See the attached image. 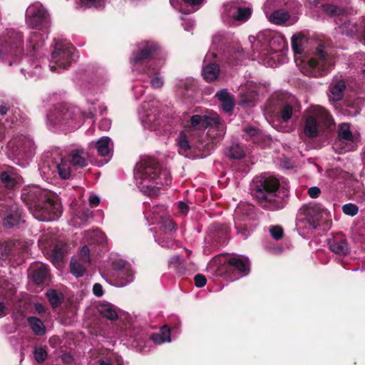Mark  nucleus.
Here are the masks:
<instances>
[{"label":"nucleus","instance_id":"61","mask_svg":"<svg viewBox=\"0 0 365 365\" xmlns=\"http://www.w3.org/2000/svg\"><path fill=\"white\" fill-rule=\"evenodd\" d=\"M194 281L195 286L197 287H203L207 283L206 277L201 274H196L194 277Z\"/></svg>","mask_w":365,"mask_h":365},{"label":"nucleus","instance_id":"29","mask_svg":"<svg viewBox=\"0 0 365 365\" xmlns=\"http://www.w3.org/2000/svg\"><path fill=\"white\" fill-rule=\"evenodd\" d=\"M91 157L96 151L98 155L107 158L103 164L107 163L113 155V144L108 136L100 138L96 142H91L88 145Z\"/></svg>","mask_w":365,"mask_h":365},{"label":"nucleus","instance_id":"57","mask_svg":"<svg viewBox=\"0 0 365 365\" xmlns=\"http://www.w3.org/2000/svg\"><path fill=\"white\" fill-rule=\"evenodd\" d=\"M269 232L275 240L282 239L284 235L283 229L279 225H270L269 227Z\"/></svg>","mask_w":365,"mask_h":365},{"label":"nucleus","instance_id":"8","mask_svg":"<svg viewBox=\"0 0 365 365\" xmlns=\"http://www.w3.org/2000/svg\"><path fill=\"white\" fill-rule=\"evenodd\" d=\"M134 178L139 190L146 195L154 197L162 186L171 184L170 171L162 168L153 159L140 160L134 169Z\"/></svg>","mask_w":365,"mask_h":365},{"label":"nucleus","instance_id":"6","mask_svg":"<svg viewBox=\"0 0 365 365\" xmlns=\"http://www.w3.org/2000/svg\"><path fill=\"white\" fill-rule=\"evenodd\" d=\"M91 154L88 149H73L68 157H63L58 150L47 154L39 168V171L46 180L58 176L62 180L70 178L74 168H83L91 160Z\"/></svg>","mask_w":365,"mask_h":365},{"label":"nucleus","instance_id":"39","mask_svg":"<svg viewBox=\"0 0 365 365\" xmlns=\"http://www.w3.org/2000/svg\"><path fill=\"white\" fill-rule=\"evenodd\" d=\"M16 111L17 108H14L8 101H0V120H4L8 125L15 124L18 121Z\"/></svg>","mask_w":365,"mask_h":365},{"label":"nucleus","instance_id":"43","mask_svg":"<svg viewBox=\"0 0 365 365\" xmlns=\"http://www.w3.org/2000/svg\"><path fill=\"white\" fill-rule=\"evenodd\" d=\"M284 9H276L272 11L269 14H264L270 22L277 25H282L287 21L290 17L289 14Z\"/></svg>","mask_w":365,"mask_h":365},{"label":"nucleus","instance_id":"51","mask_svg":"<svg viewBox=\"0 0 365 365\" xmlns=\"http://www.w3.org/2000/svg\"><path fill=\"white\" fill-rule=\"evenodd\" d=\"M2 183L8 189H12L16 184V175L11 170L3 171L0 175Z\"/></svg>","mask_w":365,"mask_h":365},{"label":"nucleus","instance_id":"60","mask_svg":"<svg viewBox=\"0 0 365 365\" xmlns=\"http://www.w3.org/2000/svg\"><path fill=\"white\" fill-rule=\"evenodd\" d=\"M182 26L185 31H191L195 26V21L190 18H182Z\"/></svg>","mask_w":365,"mask_h":365},{"label":"nucleus","instance_id":"16","mask_svg":"<svg viewBox=\"0 0 365 365\" xmlns=\"http://www.w3.org/2000/svg\"><path fill=\"white\" fill-rule=\"evenodd\" d=\"M331 122V116L326 109L320 106H314L305 119L304 135L308 138H316L322 128L329 126Z\"/></svg>","mask_w":365,"mask_h":365},{"label":"nucleus","instance_id":"19","mask_svg":"<svg viewBox=\"0 0 365 365\" xmlns=\"http://www.w3.org/2000/svg\"><path fill=\"white\" fill-rule=\"evenodd\" d=\"M110 265L111 270L108 279L110 284L123 287L133 281L134 272L128 262L118 257H113L110 258Z\"/></svg>","mask_w":365,"mask_h":365},{"label":"nucleus","instance_id":"25","mask_svg":"<svg viewBox=\"0 0 365 365\" xmlns=\"http://www.w3.org/2000/svg\"><path fill=\"white\" fill-rule=\"evenodd\" d=\"M38 243L47 258L53 264L61 262L67 252V246L66 244L63 242L54 244L53 241L49 242L46 235H42L38 240Z\"/></svg>","mask_w":365,"mask_h":365},{"label":"nucleus","instance_id":"14","mask_svg":"<svg viewBox=\"0 0 365 365\" xmlns=\"http://www.w3.org/2000/svg\"><path fill=\"white\" fill-rule=\"evenodd\" d=\"M190 128L195 130H204L208 128L207 135L216 142L223 138L226 129L219 115L212 111L207 112L205 114L192 115Z\"/></svg>","mask_w":365,"mask_h":365},{"label":"nucleus","instance_id":"63","mask_svg":"<svg viewBox=\"0 0 365 365\" xmlns=\"http://www.w3.org/2000/svg\"><path fill=\"white\" fill-rule=\"evenodd\" d=\"M93 293L97 297H101L103 295L104 292L102 285L100 283H95L93 286Z\"/></svg>","mask_w":365,"mask_h":365},{"label":"nucleus","instance_id":"7","mask_svg":"<svg viewBox=\"0 0 365 365\" xmlns=\"http://www.w3.org/2000/svg\"><path fill=\"white\" fill-rule=\"evenodd\" d=\"M180 320L175 317L170 320V324L161 327L158 333H155L147 339L138 329L133 328L130 324L125 325L117 332L118 337L127 346H131L137 351L146 354L150 351L152 344H162L170 342L171 336L175 337L180 332Z\"/></svg>","mask_w":365,"mask_h":365},{"label":"nucleus","instance_id":"49","mask_svg":"<svg viewBox=\"0 0 365 365\" xmlns=\"http://www.w3.org/2000/svg\"><path fill=\"white\" fill-rule=\"evenodd\" d=\"M244 138L247 140H251L255 143H257L259 141L262 136V131L256 127L254 126H246L244 130Z\"/></svg>","mask_w":365,"mask_h":365},{"label":"nucleus","instance_id":"62","mask_svg":"<svg viewBox=\"0 0 365 365\" xmlns=\"http://www.w3.org/2000/svg\"><path fill=\"white\" fill-rule=\"evenodd\" d=\"M174 270L179 275H185L187 274H190V271L187 269L185 262H181L180 264H178L175 267Z\"/></svg>","mask_w":365,"mask_h":365},{"label":"nucleus","instance_id":"31","mask_svg":"<svg viewBox=\"0 0 365 365\" xmlns=\"http://www.w3.org/2000/svg\"><path fill=\"white\" fill-rule=\"evenodd\" d=\"M346 88L345 81L341 76H334L328 88L329 101L332 104L341 101L344 98Z\"/></svg>","mask_w":365,"mask_h":365},{"label":"nucleus","instance_id":"53","mask_svg":"<svg viewBox=\"0 0 365 365\" xmlns=\"http://www.w3.org/2000/svg\"><path fill=\"white\" fill-rule=\"evenodd\" d=\"M141 83H143V81L139 80V76H138L135 82V84L133 86V88H132V93H133V98L136 101L140 100V98L145 93L146 87H145V86L142 85Z\"/></svg>","mask_w":365,"mask_h":365},{"label":"nucleus","instance_id":"36","mask_svg":"<svg viewBox=\"0 0 365 365\" xmlns=\"http://www.w3.org/2000/svg\"><path fill=\"white\" fill-rule=\"evenodd\" d=\"M173 86L178 96L181 97L190 96V93L196 89L197 81L192 78L175 79Z\"/></svg>","mask_w":365,"mask_h":365},{"label":"nucleus","instance_id":"17","mask_svg":"<svg viewBox=\"0 0 365 365\" xmlns=\"http://www.w3.org/2000/svg\"><path fill=\"white\" fill-rule=\"evenodd\" d=\"M257 220L255 207L247 203H240L235 210L234 220L237 234L243 239L247 238L253 231L254 222Z\"/></svg>","mask_w":365,"mask_h":365},{"label":"nucleus","instance_id":"56","mask_svg":"<svg viewBox=\"0 0 365 365\" xmlns=\"http://www.w3.org/2000/svg\"><path fill=\"white\" fill-rule=\"evenodd\" d=\"M92 213L90 209L82 207L76 212V216L81 220L82 223L85 224L92 217Z\"/></svg>","mask_w":365,"mask_h":365},{"label":"nucleus","instance_id":"13","mask_svg":"<svg viewBox=\"0 0 365 365\" xmlns=\"http://www.w3.org/2000/svg\"><path fill=\"white\" fill-rule=\"evenodd\" d=\"M36 145L30 135H14L7 143L6 155L14 163L25 168L35 154Z\"/></svg>","mask_w":365,"mask_h":365},{"label":"nucleus","instance_id":"24","mask_svg":"<svg viewBox=\"0 0 365 365\" xmlns=\"http://www.w3.org/2000/svg\"><path fill=\"white\" fill-rule=\"evenodd\" d=\"M270 105L273 106L272 112L279 117L284 123H287L292 117L295 99L287 94H280L271 99Z\"/></svg>","mask_w":365,"mask_h":365},{"label":"nucleus","instance_id":"1","mask_svg":"<svg viewBox=\"0 0 365 365\" xmlns=\"http://www.w3.org/2000/svg\"><path fill=\"white\" fill-rule=\"evenodd\" d=\"M25 23L31 29L41 31H31L26 39V50L30 54L23 56L24 36L17 29H6L0 33V61L9 66L17 68L25 78L38 79L43 74L40 49L45 44L51 26L48 10L39 1L31 4L25 12Z\"/></svg>","mask_w":365,"mask_h":365},{"label":"nucleus","instance_id":"64","mask_svg":"<svg viewBox=\"0 0 365 365\" xmlns=\"http://www.w3.org/2000/svg\"><path fill=\"white\" fill-rule=\"evenodd\" d=\"M178 209L182 215H187L190 210L189 205L183 202V201H179L177 204Z\"/></svg>","mask_w":365,"mask_h":365},{"label":"nucleus","instance_id":"12","mask_svg":"<svg viewBox=\"0 0 365 365\" xmlns=\"http://www.w3.org/2000/svg\"><path fill=\"white\" fill-rule=\"evenodd\" d=\"M328 215L327 210L317 202L309 203L302 206L296 220V228L299 234L305 237L312 234Z\"/></svg>","mask_w":365,"mask_h":365},{"label":"nucleus","instance_id":"35","mask_svg":"<svg viewBox=\"0 0 365 365\" xmlns=\"http://www.w3.org/2000/svg\"><path fill=\"white\" fill-rule=\"evenodd\" d=\"M93 365H123V359L113 351L104 350L98 354Z\"/></svg>","mask_w":365,"mask_h":365},{"label":"nucleus","instance_id":"28","mask_svg":"<svg viewBox=\"0 0 365 365\" xmlns=\"http://www.w3.org/2000/svg\"><path fill=\"white\" fill-rule=\"evenodd\" d=\"M220 59V58L218 56V54L212 50H210L205 55L202 74L206 81H212L217 78L220 72L217 62Z\"/></svg>","mask_w":365,"mask_h":365},{"label":"nucleus","instance_id":"9","mask_svg":"<svg viewBox=\"0 0 365 365\" xmlns=\"http://www.w3.org/2000/svg\"><path fill=\"white\" fill-rule=\"evenodd\" d=\"M252 189L256 199L264 209L280 210L287 203L288 190L284 186L280 187L278 179L269 174L255 177Z\"/></svg>","mask_w":365,"mask_h":365},{"label":"nucleus","instance_id":"55","mask_svg":"<svg viewBox=\"0 0 365 365\" xmlns=\"http://www.w3.org/2000/svg\"><path fill=\"white\" fill-rule=\"evenodd\" d=\"M34 356L38 363H42L47 358V351L43 346H36L34 350Z\"/></svg>","mask_w":365,"mask_h":365},{"label":"nucleus","instance_id":"27","mask_svg":"<svg viewBox=\"0 0 365 365\" xmlns=\"http://www.w3.org/2000/svg\"><path fill=\"white\" fill-rule=\"evenodd\" d=\"M51 194V192L39 186L31 185L23 189L21 197L31 211V207H35V205L41 203L45 199H49Z\"/></svg>","mask_w":365,"mask_h":365},{"label":"nucleus","instance_id":"32","mask_svg":"<svg viewBox=\"0 0 365 365\" xmlns=\"http://www.w3.org/2000/svg\"><path fill=\"white\" fill-rule=\"evenodd\" d=\"M327 245L329 250L339 255H347L350 253V245L346 237L341 233L331 235L327 239Z\"/></svg>","mask_w":365,"mask_h":365},{"label":"nucleus","instance_id":"3","mask_svg":"<svg viewBox=\"0 0 365 365\" xmlns=\"http://www.w3.org/2000/svg\"><path fill=\"white\" fill-rule=\"evenodd\" d=\"M91 81L81 86V91L86 97L87 104L91 106L88 112H81L80 108L66 103H58L60 95L48 94L43 101L52 105L46 114V125L48 130L55 133H68L78 129L85 118H93L97 114L94 106L98 101L96 95L103 92L108 82L105 69L94 68L89 71Z\"/></svg>","mask_w":365,"mask_h":365},{"label":"nucleus","instance_id":"15","mask_svg":"<svg viewBox=\"0 0 365 365\" xmlns=\"http://www.w3.org/2000/svg\"><path fill=\"white\" fill-rule=\"evenodd\" d=\"M78 56L76 48L67 40H55L54 48L51 53V61L49 65L51 71L58 69H68L75 62Z\"/></svg>","mask_w":365,"mask_h":365},{"label":"nucleus","instance_id":"40","mask_svg":"<svg viewBox=\"0 0 365 365\" xmlns=\"http://www.w3.org/2000/svg\"><path fill=\"white\" fill-rule=\"evenodd\" d=\"M97 310L99 314L110 321H114L118 319L120 310L114 304L102 302L97 306Z\"/></svg>","mask_w":365,"mask_h":365},{"label":"nucleus","instance_id":"38","mask_svg":"<svg viewBox=\"0 0 365 365\" xmlns=\"http://www.w3.org/2000/svg\"><path fill=\"white\" fill-rule=\"evenodd\" d=\"M215 97L221 103L222 110L225 113L231 115L235 107L233 96L226 88H223L216 93Z\"/></svg>","mask_w":365,"mask_h":365},{"label":"nucleus","instance_id":"11","mask_svg":"<svg viewBox=\"0 0 365 365\" xmlns=\"http://www.w3.org/2000/svg\"><path fill=\"white\" fill-rule=\"evenodd\" d=\"M162 104L153 96H146L137 110L138 118L145 129L172 133L170 119L161 117Z\"/></svg>","mask_w":365,"mask_h":365},{"label":"nucleus","instance_id":"45","mask_svg":"<svg viewBox=\"0 0 365 365\" xmlns=\"http://www.w3.org/2000/svg\"><path fill=\"white\" fill-rule=\"evenodd\" d=\"M84 239L89 244L103 245L106 242L105 235L98 229L86 231Z\"/></svg>","mask_w":365,"mask_h":365},{"label":"nucleus","instance_id":"26","mask_svg":"<svg viewBox=\"0 0 365 365\" xmlns=\"http://www.w3.org/2000/svg\"><path fill=\"white\" fill-rule=\"evenodd\" d=\"M258 85L253 81H247L245 83L241 84L239 87L238 104L245 108H250L257 104Z\"/></svg>","mask_w":365,"mask_h":365},{"label":"nucleus","instance_id":"37","mask_svg":"<svg viewBox=\"0 0 365 365\" xmlns=\"http://www.w3.org/2000/svg\"><path fill=\"white\" fill-rule=\"evenodd\" d=\"M32 280L36 284H47L50 281V271L47 264H36L32 271Z\"/></svg>","mask_w":365,"mask_h":365},{"label":"nucleus","instance_id":"59","mask_svg":"<svg viewBox=\"0 0 365 365\" xmlns=\"http://www.w3.org/2000/svg\"><path fill=\"white\" fill-rule=\"evenodd\" d=\"M342 210L347 215L354 216L358 213L359 207L354 204L347 203L343 205Z\"/></svg>","mask_w":365,"mask_h":365},{"label":"nucleus","instance_id":"23","mask_svg":"<svg viewBox=\"0 0 365 365\" xmlns=\"http://www.w3.org/2000/svg\"><path fill=\"white\" fill-rule=\"evenodd\" d=\"M29 246L24 242L15 241L0 245V259L20 264L29 255Z\"/></svg>","mask_w":365,"mask_h":365},{"label":"nucleus","instance_id":"21","mask_svg":"<svg viewBox=\"0 0 365 365\" xmlns=\"http://www.w3.org/2000/svg\"><path fill=\"white\" fill-rule=\"evenodd\" d=\"M228 231L227 225L219 222L212 223L206 232L204 253L210 255L213 250L225 245L227 241Z\"/></svg>","mask_w":365,"mask_h":365},{"label":"nucleus","instance_id":"2","mask_svg":"<svg viewBox=\"0 0 365 365\" xmlns=\"http://www.w3.org/2000/svg\"><path fill=\"white\" fill-rule=\"evenodd\" d=\"M249 42L252 53L246 54L232 33L220 31L212 37V50L230 65L239 64L245 57L271 68L287 62L283 51L286 41L280 33L264 30L256 36H249Z\"/></svg>","mask_w":365,"mask_h":365},{"label":"nucleus","instance_id":"4","mask_svg":"<svg viewBox=\"0 0 365 365\" xmlns=\"http://www.w3.org/2000/svg\"><path fill=\"white\" fill-rule=\"evenodd\" d=\"M165 62V55L158 43L143 41L138 43L130 57L132 72L139 76L143 83H150L154 89L164 85V78L160 72Z\"/></svg>","mask_w":365,"mask_h":365},{"label":"nucleus","instance_id":"44","mask_svg":"<svg viewBox=\"0 0 365 365\" xmlns=\"http://www.w3.org/2000/svg\"><path fill=\"white\" fill-rule=\"evenodd\" d=\"M176 145L178 148V152L180 155L189 157L191 150V146L187 136L184 132H180L176 138Z\"/></svg>","mask_w":365,"mask_h":365},{"label":"nucleus","instance_id":"10","mask_svg":"<svg viewBox=\"0 0 365 365\" xmlns=\"http://www.w3.org/2000/svg\"><path fill=\"white\" fill-rule=\"evenodd\" d=\"M145 217L149 225H157L150 229L154 232L155 241L162 247H173L175 225L168 215L167 208L162 205H155L149 212H145Z\"/></svg>","mask_w":365,"mask_h":365},{"label":"nucleus","instance_id":"52","mask_svg":"<svg viewBox=\"0 0 365 365\" xmlns=\"http://www.w3.org/2000/svg\"><path fill=\"white\" fill-rule=\"evenodd\" d=\"M225 154L229 158L240 159L245 156L243 148L237 143H232L225 150Z\"/></svg>","mask_w":365,"mask_h":365},{"label":"nucleus","instance_id":"46","mask_svg":"<svg viewBox=\"0 0 365 365\" xmlns=\"http://www.w3.org/2000/svg\"><path fill=\"white\" fill-rule=\"evenodd\" d=\"M88 265L76 258H72L70 262L71 273L76 277H81L85 274Z\"/></svg>","mask_w":365,"mask_h":365},{"label":"nucleus","instance_id":"54","mask_svg":"<svg viewBox=\"0 0 365 365\" xmlns=\"http://www.w3.org/2000/svg\"><path fill=\"white\" fill-rule=\"evenodd\" d=\"M82 6L99 9L104 6L105 0H79Z\"/></svg>","mask_w":365,"mask_h":365},{"label":"nucleus","instance_id":"58","mask_svg":"<svg viewBox=\"0 0 365 365\" xmlns=\"http://www.w3.org/2000/svg\"><path fill=\"white\" fill-rule=\"evenodd\" d=\"M77 259L83 263H87L88 264H90V249L88 245L82 247Z\"/></svg>","mask_w":365,"mask_h":365},{"label":"nucleus","instance_id":"41","mask_svg":"<svg viewBox=\"0 0 365 365\" xmlns=\"http://www.w3.org/2000/svg\"><path fill=\"white\" fill-rule=\"evenodd\" d=\"M207 0H170L171 6L176 10L183 12L182 6L190 7L187 13L195 12L198 10Z\"/></svg>","mask_w":365,"mask_h":365},{"label":"nucleus","instance_id":"30","mask_svg":"<svg viewBox=\"0 0 365 365\" xmlns=\"http://www.w3.org/2000/svg\"><path fill=\"white\" fill-rule=\"evenodd\" d=\"M336 24L338 25L335 28L336 32L348 37H354L356 34H360L363 27L362 21L359 26L355 20L349 19L345 16L336 19Z\"/></svg>","mask_w":365,"mask_h":365},{"label":"nucleus","instance_id":"20","mask_svg":"<svg viewBox=\"0 0 365 365\" xmlns=\"http://www.w3.org/2000/svg\"><path fill=\"white\" fill-rule=\"evenodd\" d=\"M31 213L39 221H54L61 217L62 207L57 197L51 193L49 199H45L35 205V207H31Z\"/></svg>","mask_w":365,"mask_h":365},{"label":"nucleus","instance_id":"5","mask_svg":"<svg viewBox=\"0 0 365 365\" xmlns=\"http://www.w3.org/2000/svg\"><path fill=\"white\" fill-rule=\"evenodd\" d=\"M307 40L301 34H294L292 48L296 55L295 61L300 71L307 76L319 78L327 76L334 68V61L326 47L319 43L310 56H307Z\"/></svg>","mask_w":365,"mask_h":365},{"label":"nucleus","instance_id":"22","mask_svg":"<svg viewBox=\"0 0 365 365\" xmlns=\"http://www.w3.org/2000/svg\"><path fill=\"white\" fill-rule=\"evenodd\" d=\"M359 137L350 130L347 123H341L338 127V138L333 148L339 153H345L354 150L358 145Z\"/></svg>","mask_w":365,"mask_h":365},{"label":"nucleus","instance_id":"33","mask_svg":"<svg viewBox=\"0 0 365 365\" xmlns=\"http://www.w3.org/2000/svg\"><path fill=\"white\" fill-rule=\"evenodd\" d=\"M229 269L235 273V278L246 276L250 272V260L244 255H235L228 259Z\"/></svg>","mask_w":365,"mask_h":365},{"label":"nucleus","instance_id":"18","mask_svg":"<svg viewBox=\"0 0 365 365\" xmlns=\"http://www.w3.org/2000/svg\"><path fill=\"white\" fill-rule=\"evenodd\" d=\"M220 13L222 21L232 26L236 22L245 23L248 21L252 15V9L242 6L238 1H230L222 5Z\"/></svg>","mask_w":365,"mask_h":365},{"label":"nucleus","instance_id":"42","mask_svg":"<svg viewBox=\"0 0 365 365\" xmlns=\"http://www.w3.org/2000/svg\"><path fill=\"white\" fill-rule=\"evenodd\" d=\"M293 2L294 0H267L263 6V11L264 14H269L276 9H289Z\"/></svg>","mask_w":365,"mask_h":365},{"label":"nucleus","instance_id":"50","mask_svg":"<svg viewBox=\"0 0 365 365\" xmlns=\"http://www.w3.org/2000/svg\"><path fill=\"white\" fill-rule=\"evenodd\" d=\"M322 11L330 17H342L344 13V10L337 6L331 4H324L322 6Z\"/></svg>","mask_w":365,"mask_h":365},{"label":"nucleus","instance_id":"34","mask_svg":"<svg viewBox=\"0 0 365 365\" xmlns=\"http://www.w3.org/2000/svg\"><path fill=\"white\" fill-rule=\"evenodd\" d=\"M21 211L18 206L11 200L7 202L3 217V225L6 228H11L17 225L21 218Z\"/></svg>","mask_w":365,"mask_h":365},{"label":"nucleus","instance_id":"48","mask_svg":"<svg viewBox=\"0 0 365 365\" xmlns=\"http://www.w3.org/2000/svg\"><path fill=\"white\" fill-rule=\"evenodd\" d=\"M46 295L53 309L58 307L64 300L63 294L53 289H48Z\"/></svg>","mask_w":365,"mask_h":365},{"label":"nucleus","instance_id":"47","mask_svg":"<svg viewBox=\"0 0 365 365\" xmlns=\"http://www.w3.org/2000/svg\"><path fill=\"white\" fill-rule=\"evenodd\" d=\"M27 322L30 328L36 335L42 336L45 334L46 327L40 319L36 317H29Z\"/></svg>","mask_w":365,"mask_h":365}]
</instances>
